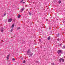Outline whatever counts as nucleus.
Here are the masks:
<instances>
[{
  "label": "nucleus",
  "mask_w": 65,
  "mask_h": 65,
  "mask_svg": "<svg viewBox=\"0 0 65 65\" xmlns=\"http://www.w3.org/2000/svg\"><path fill=\"white\" fill-rule=\"evenodd\" d=\"M1 32H3L4 31V29L3 28H2L1 29Z\"/></svg>",
  "instance_id": "6"
},
{
  "label": "nucleus",
  "mask_w": 65,
  "mask_h": 65,
  "mask_svg": "<svg viewBox=\"0 0 65 65\" xmlns=\"http://www.w3.org/2000/svg\"><path fill=\"white\" fill-rule=\"evenodd\" d=\"M59 62H61V61H62V62H64V59L62 58H61L59 59Z\"/></svg>",
  "instance_id": "2"
},
{
  "label": "nucleus",
  "mask_w": 65,
  "mask_h": 65,
  "mask_svg": "<svg viewBox=\"0 0 65 65\" xmlns=\"http://www.w3.org/2000/svg\"><path fill=\"white\" fill-rule=\"evenodd\" d=\"M62 48L64 49L65 48V46H63V47H62Z\"/></svg>",
  "instance_id": "13"
},
{
  "label": "nucleus",
  "mask_w": 65,
  "mask_h": 65,
  "mask_svg": "<svg viewBox=\"0 0 65 65\" xmlns=\"http://www.w3.org/2000/svg\"><path fill=\"white\" fill-rule=\"evenodd\" d=\"M28 53H30V50H28V52H27Z\"/></svg>",
  "instance_id": "14"
},
{
  "label": "nucleus",
  "mask_w": 65,
  "mask_h": 65,
  "mask_svg": "<svg viewBox=\"0 0 65 65\" xmlns=\"http://www.w3.org/2000/svg\"><path fill=\"white\" fill-rule=\"evenodd\" d=\"M13 29H11V30H10V31H11V32H12V31H13V30H12Z\"/></svg>",
  "instance_id": "16"
},
{
  "label": "nucleus",
  "mask_w": 65,
  "mask_h": 65,
  "mask_svg": "<svg viewBox=\"0 0 65 65\" xmlns=\"http://www.w3.org/2000/svg\"><path fill=\"white\" fill-rule=\"evenodd\" d=\"M10 55V54H9L8 55V56H7V57H9V55Z\"/></svg>",
  "instance_id": "18"
},
{
  "label": "nucleus",
  "mask_w": 65,
  "mask_h": 65,
  "mask_svg": "<svg viewBox=\"0 0 65 65\" xmlns=\"http://www.w3.org/2000/svg\"><path fill=\"white\" fill-rule=\"evenodd\" d=\"M61 1H58V3H59V4H60V3H61Z\"/></svg>",
  "instance_id": "11"
},
{
  "label": "nucleus",
  "mask_w": 65,
  "mask_h": 65,
  "mask_svg": "<svg viewBox=\"0 0 65 65\" xmlns=\"http://www.w3.org/2000/svg\"><path fill=\"white\" fill-rule=\"evenodd\" d=\"M22 60H23V58H22Z\"/></svg>",
  "instance_id": "27"
},
{
  "label": "nucleus",
  "mask_w": 65,
  "mask_h": 65,
  "mask_svg": "<svg viewBox=\"0 0 65 65\" xmlns=\"http://www.w3.org/2000/svg\"><path fill=\"white\" fill-rule=\"evenodd\" d=\"M29 13L30 15H31V13L30 12H29Z\"/></svg>",
  "instance_id": "17"
},
{
  "label": "nucleus",
  "mask_w": 65,
  "mask_h": 65,
  "mask_svg": "<svg viewBox=\"0 0 65 65\" xmlns=\"http://www.w3.org/2000/svg\"><path fill=\"white\" fill-rule=\"evenodd\" d=\"M39 40L40 41V42H41V40L39 39Z\"/></svg>",
  "instance_id": "24"
},
{
  "label": "nucleus",
  "mask_w": 65,
  "mask_h": 65,
  "mask_svg": "<svg viewBox=\"0 0 65 65\" xmlns=\"http://www.w3.org/2000/svg\"><path fill=\"white\" fill-rule=\"evenodd\" d=\"M36 62L37 63H38V61H36Z\"/></svg>",
  "instance_id": "21"
},
{
  "label": "nucleus",
  "mask_w": 65,
  "mask_h": 65,
  "mask_svg": "<svg viewBox=\"0 0 65 65\" xmlns=\"http://www.w3.org/2000/svg\"><path fill=\"white\" fill-rule=\"evenodd\" d=\"M57 35V37H59V36H60V34H58L57 35Z\"/></svg>",
  "instance_id": "8"
},
{
  "label": "nucleus",
  "mask_w": 65,
  "mask_h": 65,
  "mask_svg": "<svg viewBox=\"0 0 65 65\" xmlns=\"http://www.w3.org/2000/svg\"><path fill=\"white\" fill-rule=\"evenodd\" d=\"M50 39H51V37H49L47 38L48 40H50Z\"/></svg>",
  "instance_id": "10"
},
{
  "label": "nucleus",
  "mask_w": 65,
  "mask_h": 65,
  "mask_svg": "<svg viewBox=\"0 0 65 65\" xmlns=\"http://www.w3.org/2000/svg\"><path fill=\"white\" fill-rule=\"evenodd\" d=\"M8 57H7V60H9V58H8Z\"/></svg>",
  "instance_id": "19"
},
{
  "label": "nucleus",
  "mask_w": 65,
  "mask_h": 65,
  "mask_svg": "<svg viewBox=\"0 0 65 65\" xmlns=\"http://www.w3.org/2000/svg\"><path fill=\"white\" fill-rule=\"evenodd\" d=\"M57 53L59 55H61L62 52H61V50H59L58 51Z\"/></svg>",
  "instance_id": "1"
},
{
  "label": "nucleus",
  "mask_w": 65,
  "mask_h": 65,
  "mask_svg": "<svg viewBox=\"0 0 65 65\" xmlns=\"http://www.w3.org/2000/svg\"><path fill=\"white\" fill-rule=\"evenodd\" d=\"M25 9V8H22V9H21L20 10V12H22V11H24V10Z\"/></svg>",
  "instance_id": "4"
},
{
  "label": "nucleus",
  "mask_w": 65,
  "mask_h": 65,
  "mask_svg": "<svg viewBox=\"0 0 65 65\" xmlns=\"http://www.w3.org/2000/svg\"><path fill=\"white\" fill-rule=\"evenodd\" d=\"M25 62H26V61H25Z\"/></svg>",
  "instance_id": "30"
},
{
  "label": "nucleus",
  "mask_w": 65,
  "mask_h": 65,
  "mask_svg": "<svg viewBox=\"0 0 65 65\" xmlns=\"http://www.w3.org/2000/svg\"><path fill=\"white\" fill-rule=\"evenodd\" d=\"M61 44H60L59 45H60V46H61Z\"/></svg>",
  "instance_id": "26"
},
{
  "label": "nucleus",
  "mask_w": 65,
  "mask_h": 65,
  "mask_svg": "<svg viewBox=\"0 0 65 65\" xmlns=\"http://www.w3.org/2000/svg\"><path fill=\"white\" fill-rule=\"evenodd\" d=\"M14 24H13L12 26L10 27V28H11L12 29H13V27H14Z\"/></svg>",
  "instance_id": "5"
},
{
  "label": "nucleus",
  "mask_w": 65,
  "mask_h": 65,
  "mask_svg": "<svg viewBox=\"0 0 65 65\" xmlns=\"http://www.w3.org/2000/svg\"><path fill=\"white\" fill-rule=\"evenodd\" d=\"M33 54H28V56H29V57H31V56H32Z\"/></svg>",
  "instance_id": "7"
},
{
  "label": "nucleus",
  "mask_w": 65,
  "mask_h": 65,
  "mask_svg": "<svg viewBox=\"0 0 65 65\" xmlns=\"http://www.w3.org/2000/svg\"><path fill=\"white\" fill-rule=\"evenodd\" d=\"M20 17H21V15H19L18 16V18H20Z\"/></svg>",
  "instance_id": "9"
},
{
  "label": "nucleus",
  "mask_w": 65,
  "mask_h": 65,
  "mask_svg": "<svg viewBox=\"0 0 65 65\" xmlns=\"http://www.w3.org/2000/svg\"><path fill=\"white\" fill-rule=\"evenodd\" d=\"M23 3H25V2H23Z\"/></svg>",
  "instance_id": "29"
},
{
  "label": "nucleus",
  "mask_w": 65,
  "mask_h": 65,
  "mask_svg": "<svg viewBox=\"0 0 65 65\" xmlns=\"http://www.w3.org/2000/svg\"><path fill=\"white\" fill-rule=\"evenodd\" d=\"M57 40L58 41H60V39H59V38H58L57 39Z\"/></svg>",
  "instance_id": "20"
},
{
  "label": "nucleus",
  "mask_w": 65,
  "mask_h": 65,
  "mask_svg": "<svg viewBox=\"0 0 65 65\" xmlns=\"http://www.w3.org/2000/svg\"><path fill=\"white\" fill-rule=\"evenodd\" d=\"M15 59L14 58H13L12 60L13 61H14Z\"/></svg>",
  "instance_id": "22"
},
{
  "label": "nucleus",
  "mask_w": 65,
  "mask_h": 65,
  "mask_svg": "<svg viewBox=\"0 0 65 65\" xmlns=\"http://www.w3.org/2000/svg\"><path fill=\"white\" fill-rule=\"evenodd\" d=\"M21 29V28H20V27H18L17 28L18 30H19V29Z\"/></svg>",
  "instance_id": "15"
},
{
  "label": "nucleus",
  "mask_w": 65,
  "mask_h": 65,
  "mask_svg": "<svg viewBox=\"0 0 65 65\" xmlns=\"http://www.w3.org/2000/svg\"><path fill=\"white\" fill-rule=\"evenodd\" d=\"M21 1L20 2V3H23V1H24V0H21Z\"/></svg>",
  "instance_id": "12"
},
{
  "label": "nucleus",
  "mask_w": 65,
  "mask_h": 65,
  "mask_svg": "<svg viewBox=\"0 0 65 65\" xmlns=\"http://www.w3.org/2000/svg\"><path fill=\"white\" fill-rule=\"evenodd\" d=\"M63 23H65V21H63Z\"/></svg>",
  "instance_id": "28"
},
{
  "label": "nucleus",
  "mask_w": 65,
  "mask_h": 65,
  "mask_svg": "<svg viewBox=\"0 0 65 65\" xmlns=\"http://www.w3.org/2000/svg\"><path fill=\"white\" fill-rule=\"evenodd\" d=\"M23 63H25V61H23Z\"/></svg>",
  "instance_id": "25"
},
{
  "label": "nucleus",
  "mask_w": 65,
  "mask_h": 65,
  "mask_svg": "<svg viewBox=\"0 0 65 65\" xmlns=\"http://www.w3.org/2000/svg\"><path fill=\"white\" fill-rule=\"evenodd\" d=\"M12 19L11 18H10L8 20V22H11V21H12Z\"/></svg>",
  "instance_id": "3"
},
{
  "label": "nucleus",
  "mask_w": 65,
  "mask_h": 65,
  "mask_svg": "<svg viewBox=\"0 0 65 65\" xmlns=\"http://www.w3.org/2000/svg\"><path fill=\"white\" fill-rule=\"evenodd\" d=\"M6 14H4V16H5V15H6Z\"/></svg>",
  "instance_id": "23"
}]
</instances>
